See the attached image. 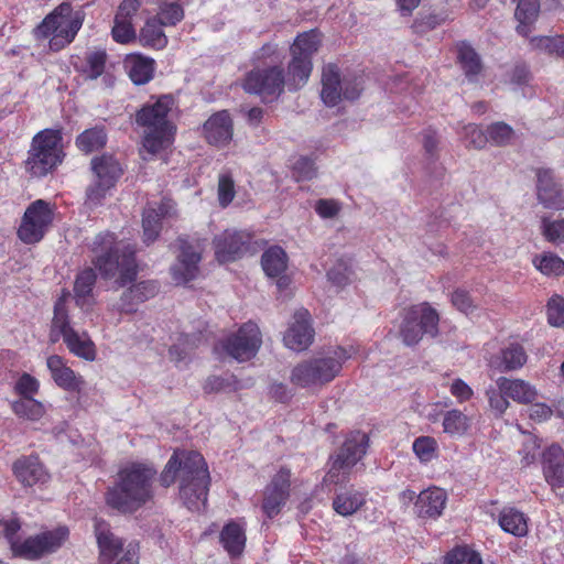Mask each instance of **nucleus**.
I'll return each mask as SVG.
<instances>
[{
    "mask_svg": "<svg viewBox=\"0 0 564 564\" xmlns=\"http://www.w3.org/2000/svg\"><path fill=\"white\" fill-rule=\"evenodd\" d=\"M174 106L171 95L151 97L133 116L135 130L140 133L139 155L143 161L162 158L175 142L176 124L170 119Z\"/></svg>",
    "mask_w": 564,
    "mask_h": 564,
    "instance_id": "f257e3e1",
    "label": "nucleus"
},
{
    "mask_svg": "<svg viewBox=\"0 0 564 564\" xmlns=\"http://www.w3.org/2000/svg\"><path fill=\"white\" fill-rule=\"evenodd\" d=\"M156 470L133 462L121 468L116 481L106 492L107 505L120 513H133L154 497Z\"/></svg>",
    "mask_w": 564,
    "mask_h": 564,
    "instance_id": "f03ea898",
    "label": "nucleus"
},
{
    "mask_svg": "<svg viewBox=\"0 0 564 564\" xmlns=\"http://www.w3.org/2000/svg\"><path fill=\"white\" fill-rule=\"evenodd\" d=\"M94 254L91 263L105 280L116 278L119 286L133 282L138 275L135 248L122 245L110 231L97 234L89 246Z\"/></svg>",
    "mask_w": 564,
    "mask_h": 564,
    "instance_id": "7ed1b4c3",
    "label": "nucleus"
},
{
    "mask_svg": "<svg viewBox=\"0 0 564 564\" xmlns=\"http://www.w3.org/2000/svg\"><path fill=\"white\" fill-rule=\"evenodd\" d=\"M180 480V496L191 511L206 506L210 475L206 460H169L160 475V482L169 487Z\"/></svg>",
    "mask_w": 564,
    "mask_h": 564,
    "instance_id": "20e7f679",
    "label": "nucleus"
},
{
    "mask_svg": "<svg viewBox=\"0 0 564 564\" xmlns=\"http://www.w3.org/2000/svg\"><path fill=\"white\" fill-rule=\"evenodd\" d=\"M84 19L82 10H74L70 2L64 1L33 29L32 34L37 41L50 39V50L59 52L75 40Z\"/></svg>",
    "mask_w": 564,
    "mask_h": 564,
    "instance_id": "39448f33",
    "label": "nucleus"
},
{
    "mask_svg": "<svg viewBox=\"0 0 564 564\" xmlns=\"http://www.w3.org/2000/svg\"><path fill=\"white\" fill-rule=\"evenodd\" d=\"M62 128H46L39 131L31 141L25 170L35 177L52 173L65 159Z\"/></svg>",
    "mask_w": 564,
    "mask_h": 564,
    "instance_id": "423d86ee",
    "label": "nucleus"
},
{
    "mask_svg": "<svg viewBox=\"0 0 564 564\" xmlns=\"http://www.w3.org/2000/svg\"><path fill=\"white\" fill-rule=\"evenodd\" d=\"M351 357L344 347L297 364L291 373V382L301 388L322 387L333 381L341 371L343 364Z\"/></svg>",
    "mask_w": 564,
    "mask_h": 564,
    "instance_id": "0eeeda50",
    "label": "nucleus"
},
{
    "mask_svg": "<svg viewBox=\"0 0 564 564\" xmlns=\"http://www.w3.org/2000/svg\"><path fill=\"white\" fill-rule=\"evenodd\" d=\"M322 45V33L312 29L299 33L290 46L291 59L288 63L285 83L290 91L304 87L313 72V57Z\"/></svg>",
    "mask_w": 564,
    "mask_h": 564,
    "instance_id": "6e6552de",
    "label": "nucleus"
},
{
    "mask_svg": "<svg viewBox=\"0 0 564 564\" xmlns=\"http://www.w3.org/2000/svg\"><path fill=\"white\" fill-rule=\"evenodd\" d=\"M440 314L429 302L411 305L403 310L400 337L406 346L417 345L424 335H438Z\"/></svg>",
    "mask_w": 564,
    "mask_h": 564,
    "instance_id": "1a4fd4ad",
    "label": "nucleus"
},
{
    "mask_svg": "<svg viewBox=\"0 0 564 564\" xmlns=\"http://www.w3.org/2000/svg\"><path fill=\"white\" fill-rule=\"evenodd\" d=\"M321 84V98L327 107H335L343 99L354 101L364 89L360 77L341 78L336 63H327L322 67Z\"/></svg>",
    "mask_w": 564,
    "mask_h": 564,
    "instance_id": "9d476101",
    "label": "nucleus"
},
{
    "mask_svg": "<svg viewBox=\"0 0 564 564\" xmlns=\"http://www.w3.org/2000/svg\"><path fill=\"white\" fill-rule=\"evenodd\" d=\"M55 206L44 199L32 202L25 209L18 228L19 239L26 245L40 242L53 224Z\"/></svg>",
    "mask_w": 564,
    "mask_h": 564,
    "instance_id": "9b49d317",
    "label": "nucleus"
},
{
    "mask_svg": "<svg viewBox=\"0 0 564 564\" xmlns=\"http://www.w3.org/2000/svg\"><path fill=\"white\" fill-rule=\"evenodd\" d=\"M95 534L100 550V564H139L138 543L130 542L123 546L109 524L100 520L95 522Z\"/></svg>",
    "mask_w": 564,
    "mask_h": 564,
    "instance_id": "f8f14e48",
    "label": "nucleus"
},
{
    "mask_svg": "<svg viewBox=\"0 0 564 564\" xmlns=\"http://www.w3.org/2000/svg\"><path fill=\"white\" fill-rule=\"evenodd\" d=\"M261 344V332L258 325L253 322H247L236 333L220 340L215 346V350L218 351L220 349L229 357L243 362L257 355Z\"/></svg>",
    "mask_w": 564,
    "mask_h": 564,
    "instance_id": "ddd939ff",
    "label": "nucleus"
},
{
    "mask_svg": "<svg viewBox=\"0 0 564 564\" xmlns=\"http://www.w3.org/2000/svg\"><path fill=\"white\" fill-rule=\"evenodd\" d=\"M285 86V72L282 65L254 67L246 74L242 82V87L247 93L272 99L278 98L284 91Z\"/></svg>",
    "mask_w": 564,
    "mask_h": 564,
    "instance_id": "4468645a",
    "label": "nucleus"
},
{
    "mask_svg": "<svg viewBox=\"0 0 564 564\" xmlns=\"http://www.w3.org/2000/svg\"><path fill=\"white\" fill-rule=\"evenodd\" d=\"M68 535L67 527H58L55 530L30 536L24 541L13 542V553L26 560H36L56 552L66 542Z\"/></svg>",
    "mask_w": 564,
    "mask_h": 564,
    "instance_id": "2eb2a0df",
    "label": "nucleus"
},
{
    "mask_svg": "<svg viewBox=\"0 0 564 564\" xmlns=\"http://www.w3.org/2000/svg\"><path fill=\"white\" fill-rule=\"evenodd\" d=\"M252 235L245 230L225 229L213 238V249L218 263L241 259L250 249Z\"/></svg>",
    "mask_w": 564,
    "mask_h": 564,
    "instance_id": "dca6fc26",
    "label": "nucleus"
},
{
    "mask_svg": "<svg viewBox=\"0 0 564 564\" xmlns=\"http://www.w3.org/2000/svg\"><path fill=\"white\" fill-rule=\"evenodd\" d=\"M177 242L180 254L171 268V274L176 284H186L199 274L202 249L198 242L194 245L187 238L180 237Z\"/></svg>",
    "mask_w": 564,
    "mask_h": 564,
    "instance_id": "f3484780",
    "label": "nucleus"
},
{
    "mask_svg": "<svg viewBox=\"0 0 564 564\" xmlns=\"http://www.w3.org/2000/svg\"><path fill=\"white\" fill-rule=\"evenodd\" d=\"M202 133L205 141L215 148L227 147L234 137V120L228 110L213 113L203 124Z\"/></svg>",
    "mask_w": 564,
    "mask_h": 564,
    "instance_id": "a211bd4d",
    "label": "nucleus"
},
{
    "mask_svg": "<svg viewBox=\"0 0 564 564\" xmlns=\"http://www.w3.org/2000/svg\"><path fill=\"white\" fill-rule=\"evenodd\" d=\"M46 367L54 383L62 390L70 393H80L85 387V379L67 365V360L59 355L46 358Z\"/></svg>",
    "mask_w": 564,
    "mask_h": 564,
    "instance_id": "6ab92c4d",
    "label": "nucleus"
},
{
    "mask_svg": "<svg viewBox=\"0 0 564 564\" xmlns=\"http://www.w3.org/2000/svg\"><path fill=\"white\" fill-rule=\"evenodd\" d=\"M314 339V329L311 325V314L306 308L297 310L294 322L286 330L283 340L288 348L294 351L307 349Z\"/></svg>",
    "mask_w": 564,
    "mask_h": 564,
    "instance_id": "aec40b11",
    "label": "nucleus"
},
{
    "mask_svg": "<svg viewBox=\"0 0 564 564\" xmlns=\"http://www.w3.org/2000/svg\"><path fill=\"white\" fill-rule=\"evenodd\" d=\"M291 473L281 468L265 488L262 510L268 518L275 517L289 498Z\"/></svg>",
    "mask_w": 564,
    "mask_h": 564,
    "instance_id": "412c9836",
    "label": "nucleus"
},
{
    "mask_svg": "<svg viewBox=\"0 0 564 564\" xmlns=\"http://www.w3.org/2000/svg\"><path fill=\"white\" fill-rule=\"evenodd\" d=\"M538 199L550 209H564V194L561 185L555 182L553 172L549 169L536 171Z\"/></svg>",
    "mask_w": 564,
    "mask_h": 564,
    "instance_id": "4be33fe9",
    "label": "nucleus"
},
{
    "mask_svg": "<svg viewBox=\"0 0 564 564\" xmlns=\"http://www.w3.org/2000/svg\"><path fill=\"white\" fill-rule=\"evenodd\" d=\"M528 358L523 345L518 341H511L491 356L489 366L499 372H511L523 368L528 362Z\"/></svg>",
    "mask_w": 564,
    "mask_h": 564,
    "instance_id": "5701e85b",
    "label": "nucleus"
},
{
    "mask_svg": "<svg viewBox=\"0 0 564 564\" xmlns=\"http://www.w3.org/2000/svg\"><path fill=\"white\" fill-rule=\"evenodd\" d=\"M447 495L441 488H429L421 491L414 502V513L422 519H436L445 509Z\"/></svg>",
    "mask_w": 564,
    "mask_h": 564,
    "instance_id": "b1692460",
    "label": "nucleus"
},
{
    "mask_svg": "<svg viewBox=\"0 0 564 564\" xmlns=\"http://www.w3.org/2000/svg\"><path fill=\"white\" fill-rule=\"evenodd\" d=\"M172 205L169 199H162L156 207H148L142 215L143 242H154L162 230V220L170 215Z\"/></svg>",
    "mask_w": 564,
    "mask_h": 564,
    "instance_id": "393cba45",
    "label": "nucleus"
},
{
    "mask_svg": "<svg viewBox=\"0 0 564 564\" xmlns=\"http://www.w3.org/2000/svg\"><path fill=\"white\" fill-rule=\"evenodd\" d=\"M90 170L96 180L116 186L123 175V169L119 160L110 153L96 155L90 161Z\"/></svg>",
    "mask_w": 564,
    "mask_h": 564,
    "instance_id": "a878e982",
    "label": "nucleus"
},
{
    "mask_svg": "<svg viewBox=\"0 0 564 564\" xmlns=\"http://www.w3.org/2000/svg\"><path fill=\"white\" fill-rule=\"evenodd\" d=\"M496 384L509 399L520 404H530L538 398L535 387L520 378L499 377Z\"/></svg>",
    "mask_w": 564,
    "mask_h": 564,
    "instance_id": "bb28decb",
    "label": "nucleus"
},
{
    "mask_svg": "<svg viewBox=\"0 0 564 564\" xmlns=\"http://www.w3.org/2000/svg\"><path fill=\"white\" fill-rule=\"evenodd\" d=\"M457 63L470 83H476L484 69L479 54L467 41L456 43Z\"/></svg>",
    "mask_w": 564,
    "mask_h": 564,
    "instance_id": "cd10ccee",
    "label": "nucleus"
},
{
    "mask_svg": "<svg viewBox=\"0 0 564 564\" xmlns=\"http://www.w3.org/2000/svg\"><path fill=\"white\" fill-rule=\"evenodd\" d=\"M129 78L135 85H145L154 76L155 61L142 54H129L124 59Z\"/></svg>",
    "mask_w": 564,
    "mask_h": 564,
    "instance_id": "c85d7f7f",
    "label": "nucleus"
},
{
    "mask_svg": "<svg viewBox=\"0 0 564 564\" xmlns=\"http://www.w3.org/2000/svg\"><path fill=\"white\" fill-rule=\"evenodd\" d=\"M63 340L68 351L75 357L86 361H94L96 359V345L86 332L79 334L75 329L68 330V334H64Z\"/></svg>",
    "mask_w": 564,
    "mask_h": 564,
    "instance_id": "c756f323",
    "label": "nucleus"
},
{
    "mask_svg": "<svg viewBox=\"0 0 564 564\" xmlns=\"http://www.w3.org/2000/svg\"><path fill=\"white\" fill-rule=\"evenodd\" d=\"M12 469L23 486L31 487L48 479V474L40 460H15Z\"/></svg>",
    "mask_w": 564,
    "mask_h": 564,
    "instance_id": "7c9ffc66",
    "label": "nucleus"
},
{
    "mask_svg": "<svg viewBox=\"0 0 564 564\" xmlns=\"http://www.w3.org/2000/svg\"><path fill=\"white\" fill-rule=\"evenodd\" d=\"M68 295V292L64 291L54 304V315L52 318L50 333V340L53 344L58 341L59 336L64 337V334H68V330H74V328L70 326V319L66 305Z\"/></svg>",
    "mask_w": 564,
    "mask_h": 564,
    "instance_id": "2f4dec72",
    "label": "nucleus"
},
{
    "mask_svg": "<svg viewBox=\"0 0 564 564\" xmlns=\"http://www.w3.org/2000/svg\"><path fill=\"white\" fill-rule=\"evenodd\" d=\"M246 540L245 529L234 521L227 523L220 532V543L231 557L241 555Z\"/></svg>",
    "mask_w": 564,
    "mask_h": 564,
    "instance_id": "473e14b6",
    "label": "nucleus"
},
{
    "mask_svg": "<svg viewBox=\"0 0 564 564\" xmlns=\"http://www.w3.org/2000/svg\"><path fill=\"white\" fill-rule=\"evenodd\" d=\"M542 441L532 434L525 435L522 448L519 451L522 458H564V451L557 444H552L541 451Z\"/></svg>",
    "mask_w": 564,
    "mask_h": 564,
    "instance_id": "72a5a7b5",
    "label": "nucleus"
},
{
    "mask_svg": "<svg viewBox=\"0 0 564 564\" xmlns=\"http://www.w3.org/2000/svg\"><path fill=\"white\" fill-rule=\"evenodd\" d=\"M107 61V52L104 48H97L87 52L84 64L82 66L75 65V69L79 72L85 79L95 80L105 73Z\"/></svg>",
    "mask_w": 564,
    "mask_h": 564,
    "instance_id": "f704fd0d",
    "label": "nucleus"
},
{
    "mask_svg": "<svg viewBox=\"0 0 564 564\" xmlns=\"http://www.w3.org/2000/svg\"><path fill=\"white\" fill-rule=\"evenodd\" d=\"M155 19H148L141 28L138 40L140 45L153 50H163L167 45V36Z\"/></svg>",
    "mask_w": 564,
    "mask_h": 564,
    "instance_id": "c9c22d12",
    "label": "nucleus"
},
{
    "mask_svg": "<svg viewBox=\"0 0 564 564\" xmlns=\"http://www.w3.org/2000/svg\"><path fill=\"white\" fill-rule=\"evenodd\" d=\"M107 132L105 127H94L84 130L76 137V148L85 153L89 154L104 149L107 144Z\"/></svg>",
    "mask_w": 564,
    "mask_h": 564,
    "instance_id": "e433bc0d",
    "label": "nucleus"
},
{
    "mask_svg": "<svg viewBox=\"0 0 564 564\" xmlns=\"http://www.w3.org/2000/svg\"><path fill=\"white\" fill-rule=\"evenodd\" d=\"M500 528L514 536H524L528 533V521L523 512L513 507H506L499 516Z\"/></svg>",
    "mask_w": 564,
    "mask_h": 564,
    "instance_id": "4c0bfd02",
    "label": "nucleus"
},
{
    "mask_svg": "<svg viewBox=\"0 0 564 564\" xmlns=\"http://www.w3.org/2000/svg\"><path fill=\"white\" fill-rule=\"evenodd\" d=\"M540 12L539 0H518L514 17L519 24L517 32L523 36H528L531 32L530 26L534 23Z\"/></svg>",
    "mask_w": 564,
    "mask_h": 564,
    "instance_id": "58836bf2",
    "label": "nucleus"
},
{
    "mask_svg": "<svg viewBox=\"0 0 564 564\" xmlns=\"http://www.w3.org/2000/svg\"><path fill=\"white\" fill-rule=\"evenodd\" d=\"M261 265L268 276H280L288 267L286 252L279 246L270 247L261 257Z\"/></svg>",
    "mask_w": 564,
    "mask_h": 564,
    "instance_id": "ea45409f",
    "label": "nucleus"
},
{
    "mask_svg": "<svg viewBox=\"0 0 564 564\" xmlns=\"http://www.w3.org/2000/svg\"><path fill=\"white\" fill-rule=\"evenodd\" d=\"M365 503L366 494L350 489L334 498L333 508L338 514L349 517L356 513Z\"/></svg>",
    "mask_w": 564,
    "mask_h": 564,
    "instance_id": "a19ab883",
    "label": "nucleus"
},
{
    "mask_svg": "<svg viewBox=\"0 0 564 564\" xmlns=\"http://www.w3.org/2000/svg\"><path fill=\"white\" fill-rule=\"evenodd\" d=\"M369 436L361 431L350 432L340 448L336 458H362L369 447Z\"/></svg>",
    "mask_w": 564,
    "mask_h": 564,
    "instance_id": "79ce46f5",
    "label": "nucleus"
},
{
    "mask_svg": "<svg viewBox=\"0 0 564 564\" xmlns=\"http://www.w3.org/2000/svg\"><path fill=\"white\" fill-rule=\"evenodd\" d=\"M12 412L20 419L36 422L46 413L45 405L35 398H20L11 403Z\"/></svg>",
    "mask_w": 564,
    "mask_h": 564,
    "instance_id": "37998d69",
    "label": "nucleus"
},
{
    "mask_svg": "<svg viewBox=\"0 0 564 564\" xmlns=\"http://www.w3.org/2000/svg\"><path fill=\"white\" fill-rule=\"evenodd\" d=\"M534 268L546 276H563L564 260L556 253L547 251L535 254L532 259Z\"/></svg>",
    "mask_w": 564,
    "mask_h": 564,
    "instance_id": "c03bdc74",
    "label": "nucleus"
},
{
    "mask_svg": "<svg viewBox=\"0 0 564 564\" xmlns=\"http://www.w3.org/2000/svg\"><path fill=\"white\" fill-rule=\"evenodd\" d=\"M96 281L97 274L93 268H85L76 275L74 293L77 304H84L86 297L91 296Z\"/></svg>",
    "mask_w": 564,
    "mask_h": 564,
    "instance_id": "a18cd8bd",
    "label": "nucleus"
},
{
    "mask_svg": "<svg viewBox=\"0 0 564 564\" xmlns=\"http://www.w3.org/2000/svg\"><path fill=\"white\" fill-rule=\"evenodd\" d=\"M446 10L431 11L426 14H420L413 22L412 29L415 33L422 34L436 29L448 20Z\"/></svg>",
    "mask_w": 564,
    "mask_h": 564,
    "instance_id": "49530a36",
    "label": "nucleus"
},
{
    "mask_svg": "<svg viewBox=\"0 0 564 564\" xmlns=\"http://www.w3.org/2000/svg\"><path fill=\"white\" fill-rule=\"evenodd\" d=\"M163 26H175L184 19V8L180 2H163L159 7V12L154 17Z\"/></svg>",
    "mask_w": 564,
    "mask_h": 564,
    "instance_id": "de8ad7c7",
    "label": "nucleus"
},
{
    "mask_svg": "<svg viewBox=\"0 0 564 564\" xmlns=\"http://www.w3.org/2000/svg\"><path fill=\"white\" fill-rule=\"evenodd\" d=\"M530 43L533 48L543 51L550 56L564 57V34L532 37Z\"/></svg>",
    "mask_w": 564,
    "mask_h": 564,
    "instance_id": "09e8293b",
    "label": "nucleus"
},
{
    "mask_svg": "<svg viewBox=\"0 0 564 564\" xmlns=\"http://www.w3.org/2000/svg\"><path fill=\"white\" fill-rule=\"evenodd\" d=\"M487 138L489 143L496 147H506L510 144L514 137V130L503 121H497L487 127Z\"/></svg>",
    "mask_w": 564,
    "mask_h": 564,
    "instance_id": "8fccbe9b",
    "label": "nucleus"
},
{
    "mask_svg": "<svg viewBox=\"0 0 564 564\" xmlns=\"http://www.w3.org/2000/svg\"><path fill=\"white\" fill-rule=\"evenodd\" d=\"M351 260L340 258L327 272L328 280L338 288H344L351 282Z\"/></svg>",
    "mask_w": 564,
    "mask_h": 564,
    "instance_id": "3c124183",
    "label": "nucleus"
},
{
    "mask_svg": "<svg viewBox=\"0 0 564 564\" xmlns=\"http://www.w3.org/2000/svg\"><path fill=\"white\" fill-rule=\"evenodd\" d=\"M469 426V420L459 410L447 411L443 419L444 432L451 435H463Z\"/></svg>",
    "mask_w": 564,
    "mask_h": 564,
    "instance_id": "603ef678",
    "label": "nucleus"
},
{
    "mask_svg": "<svg viewBox=\"0 0 564 564\" xmlns=\"http://www.w3.org/2000/svg\"><path fill=\"white\" fill-rule=\"evenodd\" d=\"M202 334H184L178 338V343L170 347L169 352L172 358L180 361L193 349L199 346L202 341Z\"/></svg>",
    "mask_w": 564,
    "mask_h": 564,
    "instance_id": "864d4df0",
    "label": "nucleus"
},
{
    "mask_svg": "<svg viewBox=\"0 0 564 564\" xmlns=\"http://www.w3.org/2000/svg\"><path fill=\"white\" fill-rule=\"evenodd\" d=\"M160 291V286L155 281H141L123 292V299H135L137 302H145L154 297Z\"/></svg>",
    "mask_w": 564,
    "mask_h": 564,
    "instance_id": "5fc2aeb1",
    "label": "nucleus"
},
{
    "mask_svg": "<svg viewBox=\"0 0 564 564\" xmlns=\"http://www.w3.org/2000/svg\"><path fill=\"white\" fill-rule=\"evenodd\" d=\"M111 36L116 43L129 44L137 40V32L131 21L115 15Z\"/></svg>",
    "mask_w": 564,
    "mask_h": 564,
    "instance_id": "6e6d98bb",
    "label": "nucleus"
},
{
    "mask_svg": "<svg viewBox=\"0 0 564 564\" xmlns=\"http://www.w3.org/2000/svg\"><path fill=\"white\" fill-rule=\"evenodd\" d=\"M543 471L547 484L557 495H561L557 490L564 488V460H547Z\"/></svg>",
    "mask_w": 564,
    "mask_h": 564,
    "instance_id": "4d7b16f0",
    "label": "nucleus"
},
{
    "mask_svg": "<svg viewBox=\"0 0 564 564\" xmlns=\"http://www.w3.org/2000/svg\"><path fill=\"white\" fill-rule=\"evenodd\" d=\"M356 460H334L332 467L324 477L326 484H344L348 480Z\"/></svg>",
    "mask_w": 564,
    "mask_h": 564,
    "instance_id": "13d9d810",
    "label": "nucleus"
},
{
    "mask_svg": "<svg viewBox=\"0 0 564 564\" xmlns=\"http://www.w3.org/2000/svg\"><path fill=\"white\" fill-rule=\"evenodd\" d=\"M236 196L235 181L230 173H223L218 176L217 198L219 206L228 207Z\"/></svg>",
    "mask_w": 564,
    "mask_h": 564,
    "instance_id": "bf43d9fd",
    "label": "nucleus"
},
{
    "mask_svg": "<svg viewBox=\"0 0 564 564\" xmlns=\"http://www.w3.org/2000/svg\"><path fill=\"white\" fill-rule=\"evenodd\" d=\"M254 63L265 65L271 63L273 65H281L283 59V54L280 51L278 43H265L259 50L253 53L252 57Z\"/></svg>",
    "mask_w": 564,
    "mask_h": 564,
    "instance_id": "052dcab7",
    "label": "nucleus"
},
{
    "mask_svg": "<svg viewBox=\"0 0 564 564\" xmlns=\"http://www.w3.org/2000/svg\"><path fill=\"white\" fill-rule=\"evenodd\" d=\"M541 232L544 239L549 242H564V218L553 220L549 217H542Z\"/></svg>",
    "mask_w": 564,
    "mask_h": 564,
    "instance_id": "680f3d73",
    "label": "nucleus"
},
{
    "mask_svg": "<svg viewBox=\"0 0 564 564\" xmlns=\"http://www.w3.org/2000/svg\"><path fill=\"white\" fill-rule=\"evenodd\" d=\"M109 183L94 178L93 183L86 188L85 204L89 207H97L102 204L108 193L113 188Z\"/></svg>",
    "mask_w": 564,
    "mask_h": 564,
    "instance_id": "e2e57ef3",
    "label": "nucleus"
},
{
    "mask_svg": "<svg viewBox=\"0 0 564 564\" xmlns=\"http://www.w3.org/2000/svg\"><path fill=\"white\" fill-rule=\"evenodd\" d=\"M446 564H484L480 554L467 546L453 549L445 557Z\"/></svg>",
    "mask_w": 564,
    "mask_h": 564,
    "instance_id": "0e129e2a",
    "label": "nucleus"
},
{
    "mask_svg": "<svg viewBox=\"0 0 564 564\" xmlns=\"http://www.w3.org/2000/svg\"><path fill=\"white\" fill-rule=\"evenodd\" d=\"M547 323L554 327H564V297L552 295L546 303Z\"/></svg>",
    "mask_w": 564,
    "mask_h": 564,
    "instance_id": "69168bd1",
    "label": "nucleus"
},
{
    "mask_svg": "<svg viewBox=\"0 0 564 564\" xmlns=\"http://www.w3.org/2000/svg\"><path fill=\"white\" fill-rule=\"evenodd\" d=\"M486 397L491 411H494L497 416H502L510 406L509 397L503 393L497 384L486 390Z\"/></svg>",
    "mask_w": 564,
    "mask_h": 564,
    "instance_id": "338daca9",
    "label": "nucleus"
},
{
    "mask_svg": "<svg viewBox=\"0 0 564 564\" xmlns=\"http://www.w3.org/2000/svg\"><path fill=\"white\" fill-rule=\"evenodd\" d=\"M13 389L20 398H34L40 391V381L30 373L23 372Z\"/></svg>",
    "mask_w": 564,
    "mask_h": 564,
    "instance_id": "774afa93",
    "label": "nucleus"
}]
</instances>
